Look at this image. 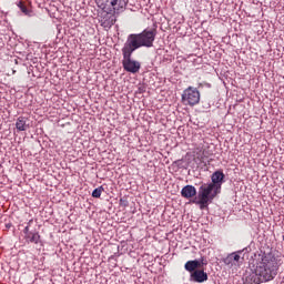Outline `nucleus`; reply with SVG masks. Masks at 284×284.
I'll return each mask as SVG.
<instances>
[{
  "label": "nucleus",
  "mask_w": 284,
  "mask_h": 284,
  "mask_svg": "<svg viewBox=\"0 0 284 284\" xmlns=\"http://www.w3.org/2000/svg\"><path fill=\"white\" fill-rule=\"evenodd\" d=\"M18 7L20 8L21 12H23L24 14H28V7H26V4H23V2H19Z\"/></svg>",
  "instance_id": "2eb2a0df"
},
{
  "label": "nucleus",
  "mask_w": 284,
  "mask_h": 284,
  "mask_svg": "<svg viewBox=\"0 0 284 284\" xmlns=\"http://www.w3.org/2000/svg\"><path fill=\"white\" fill-rule=\"evenodd\" d=\"M134 49H130V47L122 48V65L125 72H130L131 74H136L139 70H141V62L132 60V53H134Z\"/></svg>",
  "instance_id": "7ed1b4c3"
},
{
  "label": "nucleus",
  "mask_w": 284,
  "mask_h": 284,
  "mask_svg": "<svg viewBox=\"0 0 284 284\" xmlns=\"http://www.w3.org/2000/svg\"><path fill=\"white\" fill-rule=\"evenodd\" d=\"M224 180H225V174L223 173V171L221 170L215 171L211 176V181H212L211 185H214V187L219 190V187L223 185Z\"/></svg>",
  "instance_id": "1a4fd4ad"
},
{
  "label": "nucleus",
  "mask_w": 284,
  "mask_h": 284,
  "mask_svg": "<svg viewBox=\"0 0 284 284\" xmlns=\"http://www.w3.org/2000/svg\"><path fill=\"white\" fill-rule=\"evenodd\" d=\"M98 8L106 12V14H112L113 12H123L128 2L125 0H95Z\"/></svg>",
  "instance_id": "20e7f679"
},
{
  "label": "nucleus",
  "mask_w": 284,
  "mask_h": 284,
  "mask_svg": "<svg viewBox=\"0 0 284 284\" xmlns=\"http://www.w3.org/2000/svg\"><path fill=\"white\" fill-rule=\"evenodd\" d=\"M181 196L183 199H193V196H196V187H194L193 185H185L181 190Z\"/></svg>",
  "instance_id": "9b49d317"
},
{
  "label": "nucleus",
  "mask_w": 284,
  "mask_h": 284,
  "mask_svg": "<svg viewBox=\"0 0 284 284\" xmlns=\"http://www.w3.org/2000/svg\"><path fill=\"white\" fill-rule=\"evenodd\" d=\"M182 101L184 105H197L199 101H201V92L194 87H189L182 93Z\"/></svg>",
  "instance_id": "423d86ee"
},
{
  "label": "nucleus",
  "mask_w": 284,
  "mask_h": 284,
  "mask_svg": "<svg viewBox=\"0 0 284 284\" xmlns=\"http://www.w3.org/2000/svg\"><path fill=\"white\" fill-rule=\"evenodd\" d=\"M278 267H281V260L268 253L256 264L254 271L246 276V283L261 284L274 281L276 274H278Z\"/></svg>",
  "instance_id": "f257e3e1"
},
{
  "label": "nucleus",
  "mask_w": 284,
  "mask_h": 284,
  "mask_svg": "<svg viewBox=\"0 0 284 284\" xmlns=\"http://www.w3.org/2000/svg\"><path fill=\"white\" fill-rule=\"evenodd\" d=\"M241 251H237L229 254L222 260L224 265H227L229 267H234V265H239V263H241V260H243L241 257Z\"/></svg>",
  "instance_id": "6e6552de"
},
{
  "label": "nucleus",
  "mask_w": 284,
  "mask_h": 284,
  "mask_svg": "<svg viewBox=\"0 0 284 284\" xmlns=\"http://www.w3.org/2000/svg\"><path fill=\"white\" fill-rule=\"evenodd\" d=\"M103 192H104L103 186L97 187V189L92 192L93 199H101V194H103Z\"/></svg>",
  "instance_id": "4468645a"
},
{
  "label": "nucleus",
  "mask_w": 284,
  "mask_h": 284,
  "mask_svg": "<svg viewBox=\"0 0 284 284\" xmlns=\"http://www.w3.org/2000/svg\"><path fill=\"white\" fill-rule=\"evenodd\" d=\"M283 241H284V235H283Z\"/></svg>",
  "instance_id": "a211bd4d"
},
{
  "label": "nucleus",
  "mask_w": 284,
  "mask_h": 284,
  "mask_svg": "<svg viewBox=\"0 0 284 284\" xmlns=\"http://www.w3.org/2000/svg\"><path fill=\"white\" fill-rule=\"evenodd\" d=\"M32 223H34V220H30L23 229L24 241L26 243H34V245H39V243H41V234H39L38 231H30Z\"/></svg>",
  "instance_id": "0eeeda50"
},
{
  "label": "nucleus",
  "mask_w": 284,
  "mask_h": 284,
  "mask_svg": "<svg viewBox=\"0 0 284 284\" xmlns=\"http://www.w3.org/2000/svg\"><path fill=\"white\" fill-rule=\"evenodd\" d=\"M215 187L216 186H214V184L211 183L201 185L197 195L199 202L193 201V203H199V205H202L203 207H205L207 203H212V201H214V199L219 194V191H214Z\"/></svg>",
  "instance_id": "39448f33"
},
{
  "label": "nucleus",
  "mask_w": 284,
  "mask_h": 284,
  "mask_svg": "<svg viewBox=\"0 0 284 284\" xmlns=\"http://www.w3.org/2000/svg\"><path fill=\"white\" fill-rule=\"evenodd\" d=\"M16 128L19 132H26V130H28V118L19 116L16 122Z\"/></svg>",
  "instance_id": "ddd939ff"
},
{
  "label": "nucleus",
  "mask_w": 284,
  "mask_h": 284,
  "mask_svg": "<svg viewBox=\"0 0 284 284\" xmlns=\"http://www.w3.org/2000/svg\"><path fill=\"white\" fill-rule=\"evenodd\" d=\"M191 281L195 283H205L207 281V273L204 270H196L191 273Z\"/></svg>",
  "instance_id": "9d476101"
},
{
  "label": "nucleus",
  "mask_w": 284,
  "mask_h": 284,
  "mask_svg": "<svg viewBox=\"0 0 284 284\" xmlns=\"http://www.w3.org/2000/svg\"><path fill=\"white\" fill-rule=\"evenodd\" d=\"M199 263H200V270H201V267H203V265H207V260H205V257H201Z\"/></svg>",
  "instance_id": "dca6fc26"
},
{
  "label": "nucleus",
  "mask_w": 284,
  "mask_h": 284,
  "mask_svg": "<svg viewBox=\"0 0 284 284\" xmlns=\"http://www.w3.org/2000/svg\"><path fill=\"white\" fill-rule=\"evenodd\" d=\"M201 159H207V154H205V151H203V155L201 156Z\"/></svg>",
  "instance_id": "f3484780"
},
{
  "label": "nucleus",
  "mask_w": 284,
  "mask_h": 284,
  "mask_svg": "<svg viewBox=\"0 0 284 284\" xmlns=\"http://www.w3.org/2000/svg\"><path fill=\"white\" fill-rule=\"evenodd\" d=\"M155 39L156 29H145L141 33L129 34L124 45L133 51L139 48H153Z\"/></svg>",
  "instance_id": "f03ea898"
},
{
  "label": "nucleus",
  "mask_w": 284,
  "mask_h": 284,
  "mask_svg": "<svg viewBox=\"0 0 284 284\" xmlns=\"http://www.w3.org/2000/svg\"><path fill=\"white\" fill-rule=\"evenodd\" d=\"M184 270H186V272H191L192 274L196 272V270H201V262H199V260L187 261L184 264Z\"/></svg>",
  "instance_id": "f8f14e48"
}]
</instances>
